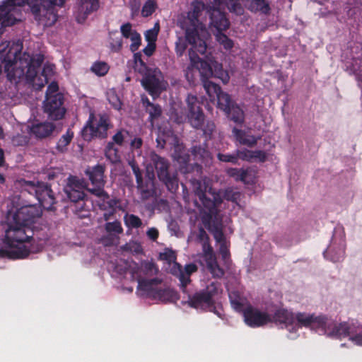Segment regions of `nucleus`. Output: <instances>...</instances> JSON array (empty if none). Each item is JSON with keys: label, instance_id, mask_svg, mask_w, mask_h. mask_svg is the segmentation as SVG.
I'll return each mask as SVG.
<instances>
[{"label": "nucleus", "instance_id": "obj_8", "mask_svg": "<svg viewBox=\"0 0 362 362\" xmlns=\"http://www.w3.org/2000/svg\"><path fill=\"white\" fill-rule=\"evenodd\" d=\"M63 104L64 95L59 92L57 83L52 82L47 87L46 98L43 103L45 112L50 119H61L66 112Z\"/></svg>", "mask_w": 362, "mask_h": 362}, {"label": "nucleus", "instance_id": "obj_22", "mask_svg": "<svg viewBox=\"0 0 362 362\" xmlns=\"http://www.w3.org/2000/svg\"><path fill=\"white\" fill-rule=\"evenodd\" d=\"M54 66L53 64H45L41 75L37 76L36 74L35 76H33V80H31L30 83H32L33 88L40 90L47 83L54 74Z\"/></svg>", "mask_w": 362, "mask_h": 362}, {"label": "nucleus", "instance_id": "obj_45", "mask_svg": "<svg viewBox=\"0 0 362 362\" xmlns=\"http://www.w3.org/2000/svg\"><path fill=\"white\" fill-rule=\"evenodd\" d=\"M128 163L131 166L132 171L136 177V187H141V182L143 181V177H142V173H141L138 165L136 163L134 159L129 160L128 161Z\"/></svg>", "mask_w": 362, "mask_h": 362}, {"label": "nucleus", "instance_id": "obj_56", "mask_svg": "<svg viewBox=\"0 0 362 362\" xmlns=\"http://www.w3.org/2000/svg\"><path fill=\"white\" fill-rule=\"evenodd\" d=\"M202 251H203V254H204L205 260L209 259V257L212 258V257H216L213 252V249H212L211 246L209 243V240L206 241V242H203V243H202Z\"/></svg>", "mask_w": 362, "mask_h": 362}, {"label": "nucleus", "instance_id": "obj_46", "mask_svg": "<svg viewBox=\"0 0 362 362\" xmlns=\"http://www.w3.org/2000/svg\"><path fill=\"white\" fill-rule=\"evenodd\" d=\"M156 8V2L155 0H147L141 9V15L144 17L151 16Z\"/></svg>", "mask_w": 362, "mask_h": 362}, {"label": "nucleus", "instance_id": "obj_34", "mask_svg": "<svg viewBox=\"0 0 362 362\" xmlns=\"http://www.w3.org/2000/svg\"><path fill=\"white\" fill-rule=\"evenodd\" d=\"M134 70L141 74L144 77L149 73L151 69H149L146 64L141 59V53L138 52L134 55Z\"/></svg>", "mask_w": 362, "mask_h": 362}, {"label": "nucleus", "instance_id": "obj_10", "mask_svg": "<svg viewBox=\"0 0 362 362\" xmlns=\"http://www.w3.org/2000/svg\"><path fill=\"white\" fill-rule=\"evenodd\" d=\"M25 3V0H6L0 6V35L4 27L12 25L20 20V8Z\"/></svg>", "mask_w": 362, "mask_h": 362}, {"label": "nucleus", "instance_id": "obj_37", "mask_svg": "<svg viewBox=\"0 0 362 362\" xmlns=\"http://www.w3.org/2000/svg\"><path fill=\"white\" fill-rule=\"evenodd\" d=\"M74 137V132L68 129L59 139L57 144V149L60 152H64Z\"/></svg>", "mask_w": 362, "mask_h": 362}, {"label": "nucleus", "instance_id": "obj_16", "mask_svg": "<svg viewBox=\"0 0 362 362\" xmlns=\"http://www.w3.org/2000/svg\"><path fill=\"white\" fill-rule=\"evenodd\" d=\"M186 103L189 122L194 128L201 127L204 122V114L198 98L195 95L189 94L186 98Z\"/></svg>", "mask_w": 362, "mask_h": 362}, {"label": "nucleus", "instance_id": "obj_17", "mask_svg": "<svg viewBox=\"0 0 362 362\" xmlns=\"http://www.w3.org/2000/svg\"><path fill=\"white\" fill-rule=\"evenodd\" d=\"M325 334L329 337H349L351 341V337L355 336L360 332H354V328L347 323H337L327 317V323L322 328Z\"/></svg>", "mask_w": 362, "mask_h": 362}, {"label": "nucleus", "instance_id": "obj_64", "mask_svg": "<svg viewBox=\"0 0 362 362\" xmlns=\"http://www.w3.org/2000/svg\"><path fill=\"white\" fill-rule=\"evenodd\" d=\"M148 238L152 241H156L159 236V231L155 227L149 228L146 231Z\"/></svg>", "mask_w": 362, "mask_h": 362}, {"label": "nucleus", "instance_id": "obj_32", "mask_svg": "<svg viewBox=\"0 0 362 362\" xmlns=\"http://www.w3.org/2000/svg\"><path fill=\"white\" fill-rule=\"evenodd\" d=\"M105 153L107 159H108L112 163H117L120 161V154L118 148L116 146H114L113 143H107Z\"/></svg>", "mask_w": 362, "mask_h": 362}, {"label": "nucleus", "instance_id": "obj_48", "mask_svg": "<svg viewBox=\"0 0 362 362\" xmlns=\"http://www.w3.org/2000/svg\"><path fill=\"white\" fill-rule=\"evenodd\" d=\"M122 248L123 250L129 251L136 254L141 253L142 252L141 245L139 243L134 241H131L125 244L122 247Z\"/></svg>", "mask_w": 362, "mask_h": 362}, {"label": "nucleus", "instance_id": "obj_19", "mask_svg": "<svg viewBox=\"0 0 362 362\" xmlns=\"http://www.w3.org/2000/svg\"><path fill=\"white\" fill-rule=\"evenodd\" d=\"M295 320L301 327L319 329L327 325V317L323 315H316L307 313H297L295 315Z\"/></svg>", "mask_w": 362, "mask_h": 362}, {"label": "nucleus", "instance_id": "obj_44", "mask_svg": "<svg viewBox=\"0 0 362 362\" xmlns=\"http://www.w3.org/2000/svg\"><path fill=\"white\" fill-rule=\"evenodd\" d=\"M143 103L145 105L146 111L149 113L151 117H156L160 115L161 109L160 106L150 103L148 99H146V100L143 99Z\"/></svg>", "mask_w": 362, "mask_h": 362}, {"label": "nucleus", "instance_id": "obj_63", "mask_svg": "<svg viewBox=\"0 0 362 362\" xmlns=\"http://www.w3.org/2000/svg\"><path fill=\"white\" fill-rule=\"evenodd\" d=\"M28 142V139L25 136L18 134L12 138V143L15 146H24Z\"/></svg>", "mask_w": 362, "mask_h": 362}, {"label": "nucleus", "instance_id": "obj_40", "mask_svg": "<svg viewBox=\"0 0 362 362\" xmlns=\"http://www.w3.org/2000/svg\"><path fill=\"white\" fill-rule=\"evenodd\" d=\"M223 31L214 33V35H215L216 41L218 42L224 49L227 50L230 49L233 47V42L223 34Z\"/></svg>", "mask_w": 362, "mask_h": 362}, {"label": "nucleus", "instance_id": "obj_29", "mask_svg": "<svg viewBox=\"0 0 362 362\" xmlns=\"http://www.w3.org/2000/svg\"><path fill=\"white\" fill-rule=\"evenodd\" d=\"M155 299L163 302H175L178 299V295L174 290L163 285Z\"/></svg>", "mask_w": 362, "mask_h": 362}, {"label": "nucleus", "instance_id": "obj_27", "mask_svg": "<svg viewBox=\"0 0 362 362\" xmlns=\"http://www.w3.org/2000/svg\"><path fill=\"white\" fill-rule=\"evenodd\" d=\"M233 134L235 137V139L243 145L252 147L257 142V139L256 137L252 135H247L244 131L236 128L233 129Z\"/></svg>", "mask_w": 362, "mask_h": 362}, {"label": "nucleus", "instance_id": "obj_47", "mask_svg": "<svg viewBox=\"0 0 362 362\" xmlns=\"http://www.w3.org/2000/svg\"><path fill=\"white\" fill-rule=\"evenodd\" d=\"M159 32V25L158 23H156L154 27L151 29L148 30L145 33V39L148 42H153L155 43V42L157 40L158 34Z\"/></svg>", "mask_w": 362, "mask_h": 362}, {"label": "nucleus", "instance_id": "obj_15", "mask_svg": "<svg viewBox=\"0 0 362 362\" xmlns=\"http://www.w3.org/2000/svg\"><path fill=\"white\" fill-rule=\"evenodd\" d=\"M204 8L205 5L201 0H194L191 3V10L187 13V20L190 23L192 28H186V38L187 31H189L190 33L195 32L198 36H200L199 34V30L205 31L204 25L200 23L199 20V17Z\"/></svg>", "mask_w": 362, "mask_h": 362}, {"label": "nucleus", "instance_id": "obj_53", "mask_svg": "<svg viewBox=\"0 0 362 362\" xmlns=\"http://www.w3.org/2000/svg\"><path fill=\"white\" fill-rule=\"evenodd\" d=\"M107 99L115 109L119 110L121 108L122 103L114 91H110L107 93Z\"/></svg>", "mask_w": 362, "mask_h": 362}, {"label": "nucleus", "instance_id": "obj_11", "mask_svg": "<svg viewBox=\"0 0 362 362\" xmlns=\"http://www.w3.org/2000/svg\"><path fill=\"white\" fill-rule=\"evenodd\" d=\"M109 127L110 124L106 117H95L90 114L87 124L83 129V136L86 140H90L94 136L105 138Z\"/></svg>", "mask_w": 362, "mask_h": 362}, {"label": "nucleus", "instance_id": "obj_1", "mask_svg": "<svg viewBox=\"0 0 362 362\" xmlns=\"http://www.w3.org/2000/svg\"><path fill=\"white\" fill-rule=\"evenodd\" d=\"M39 210L33 206L8 209L5 221L6 249H0V257L22 258L28 255L26 244L33 238V224L39 217Z\"/></svg>", "mask_w": 362, "mask_h": 362}, {"label": "nucleus", "instance_id": "obj_52", "mask_svg": "<svg viewBox=\"0 0 362 362\" xmlns=\"http://www.w3.org/2000/svg\"><path fill=\"white\" fill-rule=\"evenodd\" d=\"M192 153L197 159H204L209 156V152L200 146H194L192 148Z\"/></svg>", "mask_w": 362, "mask_h": 362}, {"label": "nucleus", "instance_id": "obj_23", "mask_svg": "<svg viewBox=\"0 0 362 362\" xmlns=\"http://www.w3.org/2000/svg\"><path fill=\"white\" fill-rule=\"evenodd\" d=\"M55 129V126L51 122H42L33 124L30 132L38 139L47 138L52 134Z\"/></svg>", "mask_w": 362, "mask_h": 362}, {"label": "nucleus", "instance_id": "obj_58", "mask_svg": "<svg viewBox=\"0 0 362 362\" xmlns=\"http://www.w3.org/2000/svg\"><path fill=\"white\" fill-rule=\"evenodd\" d=\"M238 160L241 159L243 160L252 162L251 150L243 148L242 150L236 151Z\"/></svg>", "mask_w": 362, "mask_h": 362}, {"label": "nucleus", "instance_id": "obj_57", "mask_svg": "<svg viewBox=\"0 0 362 362\" xmlns=\"http://www.w3.org/2000/svg\"><path fill=\"white\" fill-rule=\"evenodd\" d=\"M132 41V44L130 45V49L132 52H135L138 49L139 47L141 45V35L137 33H134L133 35L129 37Z\"/></svg>", "mask_w": 362, "mask_h": 362}, {"label": "nucleus", "instance_id": "obj_41", "mask_svg": "<svg viewBox=\"0 0 362 362\" xmlns=\"http://www.w3.org/2000/svg\"><path fill=\"white\" fill-rule=\"evenodd\" d=\"M216 193L219 194V195L221 197V199L223 198L226 199V200L232 202H237L240 199L241 195L239 192L235 191L231 188H228L221 192H219Z\"/></svg>", "mask_w": 362, "mask_h": 362}, {"label": "nucleus", "instance_id": "obj_12", "mask_svg": "<svg viewBox=\"0 0 362 362\" xmlns=\"http://www.w3.org/2000/svg\"><path fill=\"white\" fill-rule=\"evenodd\" d=\"M204 226L213 234L216 241L220 244L219 252L223 259H226L229 255L225 237L222 231V223L220 216L211 218V216L202 218Z\"/></svg>", "mask_w": 362, "mask_h": 362}, {"label": "nucleus", "instance_id": "obj_33", "mask_svg": "<svg viewBox=\"0 0 362 362\" xmlns=\"http://www.w3.org/2000/svg\"><path fill=\"white\" fill-rule=\"evenodd\" d=\"M205 261L206 262L208 269L214 277L221 278L224 275V271L218 264L216 257L212 258L209 257V259Z\"/></svg>", "mask_w": 362, "mask_h": 362}, {"label": "nucleus", "instance_id": "obj_4", "mask_svg": "<svg viewBox=\"0 0 362 362\" xmlns=\"http://www.w3.org/2000/svg\"><path fill=\"white\" fill-rule=\"evenodd\" d=\"M213 6L206 7L207 12L210 15L209 26L214 28L216 33L225 31L230 27V22L226 16V13L221 11V6H226L230 12L236 15H242L244 8L239 0H210Z\"/></svg>", "mask_w": 362, "mask_h": 362}, {"label": "nucleus", "instance_id": "obj_31", "mask_svg": "<svg viewBox=\"0 0 362 362\" xmlns=\"http://www.w3.org/2000/svg\"><path fill=\"white\" fill-rule=\"evenodd\" d=\"M228 118L238 124H242L244 122L245 116L242 109L236 104H233L228 110L224 112Z\"/></svg>", "mask_w": 362, "mask_h": 362}, {"label": "nucleus", "instance_id": "obj_30", "mask_svg": "<svg viewBox=\"0 0 362 362\" xmlns=\"http://www.w3.org/2000/svg\"><path fill=\"white\" fill-rule=\"evenodd\" d=\"M248 9L252 12H261L264 14L269 13L270 7L266 0H247Z\"/></svg>", "mask_w": 362, "mask_h": 362}, {"label": "nucleus", "instance_id": "obj_55", "mask_svg": "<svg viewBox=\"0 0 362 362\" xmlns=\"http://www.w3.org/2000/svg\"><path fill=\"white\" fill-rule=\"evenodd\" d=\"M252 162L259 161L264 162L267 160V155L266 152L260 150L251 151Z\"/></svg>", "mask_w": 362, "mask_h": 362}, {"label": "nucleus", "instance_id": "obj_62", "mask_svg": "<svg viewBox=\"0 0 362 362\" xmlns=\"http://www.w3.org/2000/svg\"><path fill=\"white\" fill-rule=\"evenodd\" d=\"M160 256L162 259L167 261L168 264H170L176 259L175 252L170 250H165L163 252L160 253Z\"/></svg>", "mask_w": 362, "mask_h": 362}, {"label": "nucleus", "instance_id": "obj_49", "mask_svg": "<svg viewBox=\"0 0 362 362\" xmlns=\"http://www.w3.org/2000/svg\"><path fill=\"white\" fill-rule=\"evenodd\" d=\"M217 158L222 162L231 163L235 165L238 163L236 152L232 154H223L218 153L217 154Z\"/></svg>", "mask_w": 362, "mask_h": 362}, {"label": "nucleus", "instance_id": "obj_35", "mask_svg": "<svg viewBox=\"0 0 362 362\" xmlns=\"http://www.w3.org/2000/svg\"><path fill=\"white\" fill-rule=\"evenodd\" d=\"M197 270V267L194 264H189L185 267V269L182 270L181 275V286L185 291L186 286L190 282L189 276L191 274L195 272Z\"/></svg>", "mask_w": 362, "mask_h": 362}, {"label": "nucleus", "instance_id": "obj_6", "mask_svg": "<svg viewBox=\"0 0 362 362\" xmlns=\"http://www.w3.org/2000/svg\"><path fill=\"white\" fill-rule=\"evenodd\" d=\"M104 171L105 168L101 165L86 168L85 170L86 175L88 176L91 183L95 186L93 188L88 189V191L100 199L98 205L102 209H113L117 204V202L113 199H110L103 189L105 185Z\"/></svg>", "mask_w": 362, "mask_h": 362}, {"label": "nucleus", "instance_id": "obj_24", "mask_svg": "<svg viewBox=\"0 0 362 362\" xmlns=\"http://www.w3.org/2000/svg\"><path fill=\"white\" fill-rule=\"evenodd\" d=\"M189 304L191 307L197 309H205L213 305V300L204 291H202L195 293L192 298H189Z\"/></svg>", "mask_w": 362, "mask_h": 362}, {"label": "nucleus", "instance_id": "obj_61", "mask_svg": "<svg viewBox=\"0 0 362 362\" xmlns=\"http://www.w3.org/2000/svg\"><path fill=\"white\" fill-rule=\"evenodd\" d=\"M219 284L217 283H211L209 284L204 291H203L207 296L211 297V299L212 300V298L214 296H215L218 290H219Z\"/></svg>", "mask_w": 362, "mask_h": 362}, {"label": "nucleus", "instance_id": "obj_43", "mask_svg": "<svg viewBox=\"0 0 362 362\" xmlns=\"http://www.w3.org/2000/svg\"><path fill=\"white\" fill-rule=\"evenodd\" d=\"M124 220L128 227L137 228L142 225L141 218L134 214H126L124 217Z\"/></svg>", "mask_w": 362, "mask_h": 362}, {"label": "nucleus", "instance_id": "obj_51", "mask_svg": "<svg viewBox=\"0 0 362 362\" xmlns=\"http://www.w3.org/2000/svg\"><path fill=\"white\" fill-rule=\"evenodd\" d=\"M168 269L172 274L176 276L181 282V275L182 269L178 263H177L175 261L170 262V264H168Z\"/></svg>", "mask_w": 362, "mask_h": 362}, {"label": "nucleus", "instance_id": "obj_54", "mask_svg": "<svg viewBox=\"0 0 362 362\" xmlns=\"http://www.w3.org/2000/svg\"><path fill=\"white\" fill-rule=\"evenodd\" d=\"M105 230L109 232H113L115 233H122L123 228L121 223L118 221L109 222L105 224Z\"/></svg>", "mask_w": 362, "mask_h": 362}, {"label": "nucleus", "instance_id": "obj_42", "mask_svg": "<svg viewBox=\"0 0 362 362\" xmlns=\"http://www.w3.org/2000/svg\"><path fill=\"white\" fill-rule=\"evenodd\" d=\"M129 136V132L125 129L119 130L112 138V141L109 143H113L114 146H122Z\"/></svg>", "mask_w": 362, "mask_h": 362}, {"label": "nucleus", "instance_id": "obj_59", "mask_svg": "<svg viewBox=\"0 0 362 362\" xmlns=\"http://www.w3.org/2000/svg\"><path fill=\"white\" fill-rule=\"evenodd\" d=\"M120 30L122 36L125 38H129L134 33L136 32L132 29V24L129 23L123 24L120 28Z\"/></svg>", "mask_w": 362, "mask_h": 362}, {"label": "nucleus", "instance_id": "obj_7", "mask_svg": "<svg viewBox=\"0 0 362 362\" xmlns=\"http://www.w3.org/2000/svg\"><path fill=\"white\" fill-rule=\"evenodd\" d=\"M35 19L44 27L52 26L57 20L54 6H61L64 0H27Z\"/></svg>", "mask_w": 362, "mask_h": 362}, {"label": "nucleus", "instance_id": "obj_28", "mask_svg": "<svg viewBox=\"0 0 362 362\" xmlns=\"http://www.w3.org/2000/svg\"><path fill=\"white\" fill-rule=\"evenodd\" d=\"M99 7L98 0H81L79 7V12L83 15L82 21H83L89 13L96 11ZM78 21L81 23L79 18H77Z\"/></svg>", "mask_w": 362, "mask_h": 362}, {"label": "nucleus", "instance_id": "obj_5", "mask_svg": "<svg viewBox=\"0 0 362 362\" xmlns=\"http://www.w3.org/2000/svg\"><path fill=\"white\" fill-rule=\"evenodd\" d=\"M191 182L194 193L203 206L208 211L202 218L211 216V218H214L215 216H220L216 206L221 203V197L210 187V180L204 178L199 180H193Z\"/></svg>", "mask_w": 362, "mask_h": 362}, {"label": "nucleus", "instance_id": "obj_13", "mask_svg": "<svg viewBox=\"0 0 362 362\" xmlns=\"http://www.w3.org/2000/svg\"><path fill=\"white\" fill-rule=\"evenodd\" d=\"M144 88L153 97L166 89L168 83L164 80L161 71L158 69H151L141 80Z\"/></svg>", "mask_w": 362, "mask_h": 362}, {"label": "nucleus", "instance_id": "obj_9", "mask_svg": "<svg viewBox=\"0 0 362 362\" xmlns=\"http://www.w3.org/2000/svg\"><path fill=\"white\" fill-rule=\"evenodd\" d=\"M17 187H21L23 190L27 191L29 194H35L41 206L47 210L52 209L55 203V198L52 190L47 184L26 181L25 180H18L16 183Z\"/></svg>", "mask_w": 362, "mask_h": 362}, {"label": "nucleus", "instance_id": "obj_26", "mask_svg": "<svg viewBox=\"0 0 362 362\" xmlns=\"http://www.w3.org/2000/svg\"><path fill=\"white\" fill-rule=\"evenodd\" d=\"M206 58L211 65H213V72L215 77L220 78L223 83H227L229 81V75L226 71L223 69L222 65L217 62L214 57L209 54Z\"/></svg>", "mask_w": 362, "mask_h": 362}, {"label": "nucleus", "instance_id": "obj_60", "mask_svg": "<svg viewBox=\"0 0 362 362\" xmlns=\"http://www.w3.org/2000/svg\"><path fill=\"white\" fill-rule=\"evenodd\" d=\"M187 49V45L183 39L178 38L175 42V52L178 57H182Z\"/></svg>", "mask_w": 362, "mask_h": 362}, {"label": "nucleus", "instance_id": "obj_3", "mask_svg": "<svg viewBox=\"0 0 362 362\" xmlns=\"http://www.w3.org/2000/svg\"><path fill=\"white\" fill-rule=\"evenodd\" d=\"M187 41L192 46L188 51L189 59L190 64L187 69H197L201 76V80L209 79L213 75V65L206 58V60H202L198 56V53L200 54H204L206 51V42L200 37L197 35L195 32L187 33ZM206 57V56L205 57Z\"/></svg>", "mask_w": 362, "mask_h": 362}, {"label": "nucleus", "instance_id": "obj_25", "mask_svg": "<svg viewBox=\"0 0 362 362\" xmlns=\"http://www.w3.org/2000/svg\"><path fill=\"white\" fill-rule=\"evenodd\" d=\"M273 318L275 322L284 325L286 327L292 325L295 322V315L286 309L277 310Z\"/></svg>", "mask_w": 362, "mask_h": 362}, {"label": "nucleus", "instance_id": "obj_38", "mask_svg": "<svg viewBox=\"0 0 362 362\" xmlns=\"http://www.w3.org/2000/svg\"><path fill=\"white\" fill-rule=\"evenodd\" d=\"M217 100L218 107L223 112L228 110L234 104L231 100L230 95L223 91L220 95H218Z\"/></svg>", "mask_w": 362, "mask_h": 362}, {"label": "nucleus", "instance_id": "obj_2", "mask_svg": "<svg viewBox=\"0 0 362 362\" xmlns=\"http://www.w3.org/2000/svg\"><path fill=\"white\" fill-rule=\"evenodd\" d=\"M22 45L20 43H7L4 49V70L6 77L11 83H18L25 81L30 83L36 74V69L41 64L42 59H33L26 52H21Z\"/></svg>", "mask_w": 362, "mask_h": 362}, {"label": "nucleus", "instance_id": "obj_20", "mask_svg": "<svg viewBox=\"0 0 362 362\" xmlns=\"http://www.w3.org/2000/svg\"><path fill=\"white\" fill-rule=\"evenodd\" d=\"M244 320L250 327H260L272 322V317L269 314L252 307H248L244 310Z\"/></svg>", "mask_w": 362, "mask_h": 362}, {"label": "nucleus", "instance_id": "obj_21", "mask_svg": "<svg viewBox=\"0 0 362 362\" xmlns=\"http://www.w3.org/2000/svg\"><path fill=\"white\" fill-rule=\"evenodd\" d=\"M162 286V281L158 278L151 280L138 279L137 290L141 296H146L155 299L158 293L159 288Z\"/></svg>", "mask_w": 362, "mask_h": 362}, {"label": "nucleus", "instance_id": "obj_18", "mask_svg": "<svg viewBox=\"0 0 362 362\" xmlns=\"http://www.w3.org/2000/svg\"><path fill=\"white\" fill-rule=\"evenodd\" d=\"M86 187V182L83 179L71 176L68 178V182L64 190L71 202H78L84 199V189Z\"/></svg>", "mask_w": 362, "mask_h": 362}, {"label": "nucleus", "instance_id": "obj_50", "mask_svg": "<svg viewBox=\"0 0 362 362\" xmlns=\"http://www.w3.org/2000/svg\"><path fill=\"white\" fill-rule=\"evenodd\" d=\"M253 180V174L250 169H240L239 181L244 183H250Z\"/></svg>", "mask_w": 362, "mask_h": 362}, {"label": "nucleus", "instance_id": "obj_14", "mask_svg": "<svg viewBox=\"0 0 362 362\" xmlns=\"http://www.w3.org/2000/svg\"><path fill=\"white\" fill-rule=\"evenodd\" d=\"M153 161L159 180L163 182L170 190L176 189L178 187V182L175 175L169 174V163L168 161L158 155L153 156Z\"/></svg>", "mask_w": 362, "mask_h": 362}, {"label": "nucleus", "instance_id": "obj_36", "mask_svg": "<svg viewBox=\"0 0 362 362\" xmlns=\"http://www.w3.org/2000/svg\"><path fill=\"white\" fill-rule=\"evenodd\" d=\"M203 86L210 98H218L222 92L221 88L216 83L210 81L209 79L202 81Z\"/></svg>", "mask_w": 362, "mask_h": 362}, {"label": "nucleus", "instance_id": "obj_39", "mask_svg": "<svg viewBox=\"0 0 362 362\" xmlns=\"http://www.w3.org/2000/svg\"><path fill=\"white\" fill-rule=\"evenodd\" d=\"M109 69V65L106 62L100 61L93 63L90 68L92 72L99 76H103L106 75Z\"/></svg>", "mask_w": 362, "mask_h": 362}]
</instances>
